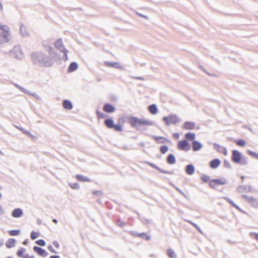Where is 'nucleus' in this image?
<instances>
[{
  "label": "nucleus",
  "mask_w": 258,
  "mask_h": 258,
  "mask_svg": "<svg viewBox=\"0 0 258 258\" xmlns=\"http://www.w3.org/2000/svg\"><path fill=\"white\" fill-rule=\"evenodd\" d=\"M23 214V210L20 208L15 209L12 213V217L14 218H20Z\"/></svg>",
  "instance_id": "18"
},
{
  "label": "nucleus",
  "mask_w": 258,
  "mask_h": 258,
  "mask_svg": "<svg viewBox=\"0 0 258 258\" xmlns=\"http://www.w3.org/2000/svg\"><path fill=\"white\" fill-rule=\"evenodd\" d=\"M241 197L245 201L250 204L254 208H258V199L253 197H249L245 195H243Z\"/></svg>",
  "instance_id": "7"
},
{
  "label": "nucleus",
  "mask_w": 258,
  "mask_h": 258,
  "mask_svg": "<svg viewBox=\"0 0 258 258\" xmlns=\"http://www.w3.org/2000/svg\"><path fill=\"white\" fill-rule=\"evenodd\" d=\"M240 163L242 165H245L248 164V159L246 157H242L241 161L240 162Z\"/></svg>",
  "instance_id": "48"
},
{
  "label": "nucleus",
  "mask_w": 258,
  "mask_h": 258,
  "mask_svg": "<svg viewBox=\"0 0 258 258\" xmlns=\"http://www.w3.org/2000/svg\"><path fill=\"white\" fill-rule=\"evenodd\" d=\"M163 120L167 126H169L171 123L175 124L180 121V119L176 114H171L168 116H164Z\"/></svg>",
  "instance_id": "4"
},
{
  "label": "nucleus",
  "mask_w": 258,
  "mask_h": 258,
  "mask_svg": "<svg viewBox=\"0 0 258 258\" xmlns=\"http://www.w3.org/2000/svg\"><path fill=\"white\" fill-rule=\"evenodd\" d=\"M250 235L251 236L254 235V238L258 241V233H257L251 232L250 233Z\"/></svg>",
  "instance_id": "59"
},
{
  "label": "nucleus",
  "mask_w": 258,
  "mask_h": 258,
  "mask_svg": "<svg viewBox=\"0 0 258 258\" xmlns=\"http://www.w3.org/2000/svg\"><path fill=\"white\" fill-rule=\"evenodd\" d=\"M153 139H154L158 144H165L166 142L170 143V141L167 139L166 138L160 136H153Z\"/></svg>",
  "instance_id": "15"
},
{
  "label": "nucleus",
  "mask_w": 258,
  "mask_h": 258,
  "mask_svg": "<svg viewBox=\"0 0 258 258\" xmlns=\"http://www.w3.org/2000/svg\"><path fill=\"white\" fill-rule=\"evenodd\" d=\"M49 54L50 56H51L52 58H54L56 56V53L54 50L53 48H52V50L51 51H48Z\"/></svg>",
  "instance_id": "54"
},
{
  "label": "nucleus",
  "mask_w": 258,
  "mask_h": 258,
  "mask_svg": "<svg viewBox=\"0 0 258 258\" xmlns=\"http://www.w3.org/2000/svg\"><path fill=\"white\" fill-rule=\"evenodd\" d=\"M78 68V64L76 62H72L68 68V72L71 73L75 71Z\"/></svg>",
  "instance_id": "26"
},
{
  "label": "nucleus",
  "mask_w": 258,
  "mask_h": 258,
  "mask_svg": "<svg viewBox=\"0 0 258 258\" xmlns=\"http://www.w3.org/2000/svg\"><path fill=\"white\" fill-rule=\"evenodd\" d=\"M48 249L53 253H57V252L53 248L51 245H49L48 246Z\"/></svg>",
  "instance_id": "56"
},
{
  "label": "nucleus",
  "mask_w": 258,
  "mask_h": 258,
  "mask_svg": "<svg viewBox=\"0 0 258 258\" xmlns=\"http://www.w3.org/2000/svg\"><path fill=\"white\" fill-rule=\"evenodd\" d=\"M103 110L107 113H112L115 111V107L109 103H105L103 107Z\"/></svg>",
  "instance_id": "12"
},
{
  "label": "nucleus",
  "mask_w": 258,
  "mask_h": 258,
  "mask_svg": "<svg viewBox=\"0 0 258 258\" xmlns=\"http://www.w3.org/2000/svg\"><path fill=\"white\" fill-rule=\"evenodd\" d=\"M196 124L194 122L186 121H185L182 126V128L187 130H192L195 128Z\"/></svg>",
  "instance_id": "13"
},
{
  "label": "nucleus",
  "mask_w": 258,
  "mask_h": 258,
  "mask_svg": "<svg viewBox=\"0 0 258 258\" xmlns=\"http://www.w3.org/2000/svg\"><path fill=\"white\" fill-rule=\"evenodd\" d=\"M9 55L11 57L18 60H22L24 57V54L19 46H15L10 51Z\"/></svg>",
  "instance_id": "3"
},
{
  "label": "nucleus",
  "mask_w": 258,
  "mask_h": 258,
  "mask_svg": "<svg viewBox=\"0 0 258 258\" xmlns=\"http://www.w3.org/2000/svg\"><path fill=\"white\" fill-rule=\"evenodd\" d=\"M62 106L67 110H71L73 108V105L70 100L65 99L62 101Z\"/></svg>",
  "instance_id": "20"
},
{
  "label": "nucleus",
  "mask_w": 258,
  "mask_h": 258,
  "mask_svg": "<svg viewBox=\"0 0 258 258\" xmlns=\"http://www.w3.org/2000/svg\"><path fill=\"white\" fill-rule=\"evenodd\" d=\"M44 47H45V50H47V51H51L52 50L53 47H51V46L45 45Z\"/></svg>",
  "instance_id": "63"
},
{
  "label": "nucleus",
  "mask_w": 258,
  "mask_h": 258,
  "mask_svg": "<svg viewBox=\"0 0 258 258\" xmlns=\"http://www.w3.org/2000/svg\"><path fill=\"white\" fill-rule=\"evenodd\" d=\"M10 36V32L9 30L0 32V44L8 42L10 40L9 36Z\"/></svg>",
  "instance_id": "8"
},
{
  "label": "nucleus",
  "mask_w": 258,
  "mask_h": 258,
  "mask_svg": "<svg viewBox=\"0 0 258 258\" xmlns=\"http://www.w3.org/2000/svg\"><path fill=\"white\" fill-rule=\"evenodd\" d=\"M177 148L179 150L187 152L190 149L191 146L186 140H182L178 142Z\"/></svg>",
  "instance_id": "6"
},
{
  "label": "nucleus",
  "mask_w": 258,
  "mask_h": 258,
  "mask_svg": "<svg viewBox=\"0 0 258 258\" xmlns=\"http://www.w3.org/2000/svg\"><path fill=\"white\" fill-rule=\"evenodd\" d=\"M235 143L237 146L240 147H244L246 144L245 141L242 139L236 140Z\"/></svg>",
  "instance_id": "36"
},
{
  "label": "nucleus",
  "mask_w": 258,
  "mask_h": 258,
  "mask_svg": "<svg viewBox=\"0 0 258 258\" xmlns=\"http://www.w3.org/2000/svg\"><path fill=\"white\" fill-rule=\"evenodd\" d=\"M175 189L177 191H178L180 194H181L182 195H183L185 198H186V195L178 187H175Z\"/></svg>",
  "instance_id": "64"
},
{
  "label": "nucleus",
  "mask_w": 258,
  "mask_h": 258,
  "mask_svg": "<svg viewBox=\"0 0 258 258\" xmlns=\"http://www.w3.org/2000/svg\"><path fill=\"white\" fill-rule=\"evenodd\" d=\"M139 237H142L143 239H146L147 240H149L151 239L150 236H148L146 233L143 232L139 234Z\"/></svg>",
  "instance_id": "39"
},
{
  "label": "nucleus",
  "mask_w": 258,
  "mask_h": 258,
  "mask_svg": "<svg viewBox=\"0 0 258 258\" xmlns=\"http://www.w3.org/2000/svg\"><path fill=\"white\" fill-rule=\"evenodd\" d=\"M20 33L23 37H27L29 35L26 27L24 26L23 24L20 26Z\"/></svg>",
  "instance_id": "28"
},
{
  "label": "nucleus",
  "mask_w": 258,
  "mask_h": 258,
  "mask_svg": "<svg viewBox=\"0 0 258 258\" xmlns=\"http://www.w3.org/2000/svg\"><path fill=\"white\" fill-rule=\"evenodd\" d=\"M185 170L188 175H192L195 173V168L194 165L189 164L185 166Z\"/></svg>",
  "instance_id": "19"
},
{
  "label": "nucleus",
  "mask_w": 258,
  "mask_h": 258,
  "mask_svg": "<svg viewBox=\"0 0 258 258\" xmlns=\"http://www.w3.org/2000/svg\"><path fill=\"white\" fill-rule=\"evenodd\" d=\"M57 49L61 52H64V51H68L66 48L64 47V46H63V45H62L60 47H59L58 48H57Z\"/></svg>",
  "instance_id": "57"
},
{
  "label": "nucleus",
  "mask_w": 258,
  "mask_h": 258,
  "mask_svg": "<svg viewBox=\"0 0 258 258\" xmlns=\"http://www.w3.org/2000/svg\"><path fill=\"white\" fill-rule=\"evenodd\" d=\"M203 147V144L199 141L195 140L192 142V149L195 152L200 150Z\"/></svg>",
  "instance_id": "14"
},
{
  "label": "nucleus",
  "mask_w": 258,
  "mask_h": 258,
  "mask_svg": "<svg viewBox=\"0 0 258 258\" xmlns=\"http://www.w3.org/2000/svg\"><path fill=\"white\" fill-rule=\"evenodd\" d=\"M35 243L41 246H44L46 244L45 241L43 239H39L36 240Z\"/></svg>",
  "instance_id": "46"
},
{
  "label": "nucleus",
  "mask_w": 258,
  "mask_h": 258,
  "mask_svg": "<svg viewBox=\"0 0 258 258\" xmlns=\"http://www.w3.org/2000/svg\"><path fill=\"white\" fill-rule=\"evenodd\" d=\"M19 90H21L22 92H23L24 93H26V94H27L30 93V91H28L27 89H26L25 88H24V87H23L22 86H21V88H20Z\"/></svg>",
  "instance_id": "58"
},
{
  "label": "nucleus",
  "mask_w": 258,
  "mask_h": 258,
  "mask_svg": "<svg viewBox=\"0 0 258 258\" xmlns=\"http://www.w3.org/2000/svg\"><path fill=\"white\" fill-rule=\"evenodd\" d=\"M69 186L72 188V189H80V185L79 184L77 183V182H75V183H69Z\"/></svg>",
  "instance_id": "40"
},
{
  "label": "nucleus",
  "mask_w": 258,
  "mask_h": 258,
  "mask_svg": "<svg viewBox=\"0 0 258 258\" xmlns=\"http://www.w3.org/2000/svg\"><path fill=\"white\" fill-rule=\"evenodd\" d=\"M96 114H97V117L99 119L104 118L106 117V114H105L99 111H97Z\"/></svg>",
  "instance_id": "45"
},
{
  "label": "nucleus",
  "mask_w": 258,
  "mask_h": 258,
  "mask_svg": "<svg viewBox=\"0 0 258 258\" xmlns=\"http://www.w3.org/2000/svg\"><path fill=\"white\" fill-rule=\"evenodd\" d=\"M224 199L226 200V201L230 204L231 206L232 207L235 206V203L229 198L225 197Z\"/></svg>",
  "instance_id": "52"
},
{
  "label": "nucleus",
  "mask_w": 258,
  "mask_h": 258,
  "mask_svg": "<svg viewBox=\"0 0 258 258\" xmlns=\"http://www.w3.org/2000/svg\"><path fill=\"white\" fill-rule=\"evenodd\" d=\"M214 148L218 152L221 153V151L220 150V149L221 148V146L217 144V143H214L213 144Z\"/></svg>",
  "instance_id": "51"
},
{
  "label": "nucleus",
  "mask_w": 258,
  "mask_h": 258,
  "mask_svg": "<svg viewBox=\"0 0 258 258\" xmlns=\"http://www.w3.org/2000/svg\"><path fill=\"white\" fill-rule=\"evenodd\" d=\"M76 178L81 182H91L92 180L89 178L86 177L82 174H77L76 175Z\"/></svg>",
  "instance_id": "24"
},
{
  "label": "nucleus",
  "mask_w": 258,
  "mask_h": 258,
  "mask_svg": "<svg viewBox=\"0 0 258 258\" xmlns=\"http://www.w3.org/2000/svg\"><path fill=\"white\" fill-rule=\"evenodd\" d=\"M220 160L218 158H215L210 162L209 165L211 168L216 169L220 165Z\"/></svg>",
  "instance_id": "16"
},
{
  "label": "nucleus",
  "mask_w": 258,
  "mask_h": 258,
  "mask_svg": "<svg viewBox=\"0 0 258 258\" xmlns=\"http://www.w3.org/2000/svg\"><path fill=\"white\" fill-rule=\"evenodd\" d=\"M231 159L233 162L239 163L242 159L241 153L236 150H233L232 152Z\"/></svg>",
  "instance_id": "9"
},
{
  "label": "nucleus",
  "mask_w": 258,
  "mask_h": 258,
  "mask_svg": "<svg viewBox=\"0 0 258 258\" xmlns=\"http://www.w3.org/2000/svg\"><path fill=\"white\" fill-rule=\"evenodd\" d=\"M26 249L25 248L21 247L18 249L17 252V254L19 257L23 256V253L25 252Z\"/></svg>",
  "instance_id": "41"
},
{
  "label": "nucleus",
  "mask_w": 258,
  "mask_h": 258,
  "mask_svg": "<svg viewBox=\"0 0 258 258\" xmlns=\"http://www.w3.org/2000/svg\"><path fill=\"white\" fill-rule=\"evenodd\" d=\"M223 165H224V167H225V168H227L229 169L231 168V165L230 163L227 160H224V161L223 162Z\"/></svg>",
  "instance_id": "49"
},
{
  "label": "nucleus",
  "mask_w": 258,
  "mask_h": 258,
  "mask_svg": "<svg viewBox=\"0 0 258 258\" xmlns=\"http://www.w3.org/2000/svg\"><path fill=\"white\" fill-rule=\"evenodd\" d=\"M168 150L169 148L166 145H163L160 147V151L163 154H165Z\"/></svg>",
  "instance_id": "34"
},
{
  "label": "nucleus",
  "mask_w": 258,
  "mask_h": 258,
  "mask_svg": "<svg viewBox=\"0 0 258 258\" xmlns=\"http://www.w3.org/2000/svg\"><path fill=\"white\" fill-rule=\"evenodd\" d=\"M148 109L149 112L154 115L157 114L158 111L157 106L155 104L150 105L148 107Z\"/></svg>",
  "instance_id": "25"
},
{
  "label": "nucleus",
  "mask_w": 258,
  "mask_h": 258,
  "mask_svg": "<svg viewBox=\"0 0 258 258\" xmlns=\"http://www.w3.org/2000/svg\"><path fill=\"white\" fill-rule=\"evenodd\" d=\"M33 63L39 67H49L53 65V62L42 52H34L31 55Z\"/></svg>",
  "instance_id": "1"
},
{
  "label": "nucleus",
  "mask_w": 258,
  "mask_h": 258,
  "mask_svg": "<svg viewBox=\"0 0 258 258\" xmlns=\"http://www.w3.org/2000/svg\"><path fill=\"white\" fill-rule=\"evenodd\" d=\"M128 123L131 126L135 128L138 131L147 130V128L143 127V125H153L154 122L151 120H147L143 118H139L135 116H131L128 118Z\"/></svg>",
  "instance_id": "2"
},
{
  "label": "nucleus",
  "mask_w": 258,
  "mask_h": 258,
  "mask_svg": "<svg viewBox=\"0 0 258 258\" xmlns=\"http://www.w3.org/2000/svg\"><path fill=\"white\" fill-rule=\"evenodd\" d=\"M20 230L19 229L12 230L9 231V234L11 236H16L20 234Z\"/></svg>",
  "instance_id": "38"
},
{
  "label": "nucleus",
  "mask_w": 258,
  "mask_h": 258,
  "mask_svg": "<svg viewBox=\"0 0 258 258\" xmlns=\"http://www.w3.org/2000/svg\"><path fill=\"white\" fill-rule=\"evenodd\" d=\"M247 153L252 156L253 157H254V158L256 159H258V154L253 152V151H252L250 150H248L247 151Z\"/></svg>",
  "instance_id": "44"
},
{
  "label": "nucleus",
  "mask_w": 258,
  "mask_h": 258,
  "mask_svg": "<svg viewBox=\"0 0 258 258\" xmlns=\"http://www.w3.org/2000/svg\"><path fill=\"white\" fill-rule=\"evenodd\" d=\"M233 207L235 208L236 209H237L239 211L245 213V212H244L243 210H242L238 206H237L236 204H235V206H233Z\"/></svg>",
  "instance_id": "61"
},
{
  "label": "nucleus",
  "mask_w": 258,
  "mask_h": 258,
  "mask_svg": "<svg viewBox=\"0 0 258 258\" xmlns=\"http://www.w3.org/2000/svg\"><path fill=\"white\" fill-rule=\"evenodd\" d=\"M28 95L34 96L37 100H41V97L35 93H31L30 92V93H29Z\"/></svg>",
  "instance_id": "55"
},
{
  "label": "nucleus",
  "mask_w": 258,
  "mask_h": 258,
  "mask_svg": "<svg viewBox=\"0 0 258 258\" xmlns=\"http://www.w3.org/2000/svg\"><path fill=\"white\" fill-rule=\"evenodd\" d=\"M237 190L239 193L247 192V186L242 185L239 186L237 188Z\"/></svg>",
  "instance_id": "31"
},
{
  "label": "nucleus",
  "mask_w": 258,
  "mask_h": 258,
  "mask_svg": "<svg viewBox=\"0 0 258 258\" xmlns=\"http://www.w3.org/2000/svg\"><path fill=\"white\" fill-rule=\"evenodd\" d=\"M92 194L97 196H101L103 195V192L101 190H94Z\"/></svg>",
  "instance_id": "50"
},
{
  "label": "nucleus",
  "mask_w": 258,
  "mask_h": 258,
  "mask_svg": "<svg viewBox=\"0 0 258 258\" xmlns=\"http://www.w3.org/2000/svg\"><path fill=\"white\" fill-rule=\"evenodd\" d=\"M136 213L138 215L139 219L143 223L148 224L151 222L150 220L147 219L145 217L141 216L138 212H136Z\"/></svg>",
  "instance_id": "29"
},
{
  "label": "nucleus",
  "mask_w": 258,
  "mask_h": 258,
  "mask_svg": "<svg viewBox=\"0 0 258 258\" xmlns=\"http://www.w3.org/2000/svg\"><path fill=\"white\" fill-rule=\"evenodd\" d=\"M166 162L168 164L173 165L176 163V158L173 154H169L166 158Z\"/></svg>",
  "instance_id": "21"
},
{
  "label": "nucleus",
  "mask_w": 258,
  "mask_h": 258,
  "mask_svg": "<svg viewBox=\"0 0 258 258\" xmlns=\"http://www.w3.org/2000/svg\"><path fill=\"white\" fill-rule=\"evenodd\" d=\"M167 254L170 258H176V254L171 248H169L167 250Z\"/></svg>",
  "instance_id": "32"
},
{
  "label": "nucleus",
  "mask_w": 258,
  "mask_h": 258,
  "mask_svg": "<svg viewBox=\"0 0 258 258\" xmlns=\"http://www.w3.org/2000/svg\"><path fill=\"white\" fill-rule=\"evenodd\" d=\"M187 221L194 226L201 234H203V231L197 224L189 220H187Z\"/></svg>",
  "instance_id": "42"
},
{
  "label": "nucleus",
  "mask_w": 258,
  "mask_h": 258,
  "mask_svg": "<svg viewBox=\"0 0 258 258\" xmlns=\"http://www.w3.org/2000/svg\"><path fill=\"white\" fill-rule=\"evenodd\" d=\"M116 225L120 227H123L126 224L120 219H118L116 221Z\"/></svg>",
  "instance_id": "47"
},
{
  "label": "nucleus",
  "mask_w": 258,
  "mask_h": 258,
  "mask_svg": "<svg viewBox=\"0 0 258 258\" xmlns=\"http://www.w3.org/2000/svg\"><path fill=\"white\" fill-rule=\"evenodd\" d=\"M146 163L147 164H148V165H149L150 166L152 167V168L157 169V170H158L159 171H160V172H161L162 173L169 174H174V172L173 171H168L167 170H163L152 162H150L149 161H146Z\"/></svg>",
  "instance_id": "10"
},
{
  "label": "nucleus",
  "mask_w": 258,
  "mask_h": 258,
  "mask_svg": "<svg viewBox=\"0 0 258 258\" xmlns=\"http://www.w3.org/2000/svg\"><path fill=\"white\" fill-rule=\"evenodd\" d=\"M105 63L108 67L118 69L120 70L124 69V68L120 66V63L118 62L106 61L105 62Z\"/></svg>",
  "instance_id": "17"
},
{
  "label": "nucleus",
  "mask_w": 258,
  "mask_h": 258,
  "mask_svg": "<svg viewBox=\"0 0 258 258\" xmlns=\"http://www.w3.org/2000/svg\"><path fill=\"white\" fill-rule=\"evenodd\" d=\"M184 138L185 140H186L187 142L189 141L192 142L193 141H195L196 134L194 133L188 132L185 135Z\"/></svg>",
  "instance_id": "23"
},
{
  "label": "nucleus",
  "mask_w": 258,
  "mask_h": 258,
  "mask_svg": "<svg viewBox=\"0 0 258 258\" xmlns=\"http://www.w3.org/2000/svg\"><path fill=\"white\" fill-rule=\"evenodd\" d=\"M33 249L38 254L43 257H46L48 254L45 249L37 246H34Z\"/></svg>",
  "instance_id": "11"
},
{
  "label": "nucleus",
  "mask_w": 258,
  "mask_h": 258,
  "mask_svg": "<svg viewBox=\"0 0 258 258\" xmlns=\"http://www.w3.org/2000/svg\"><path fill=\"white\" fill-rule=\"evenodd\" d=\"M120 121H121V119H119L118 121V124H114L113 128H114V130L115 131L121 132L122 131V125L121 124H120Z\"/></svg>",
  "instance_id": "30"
},
{
  "label": "nucleus",
  "mask_w": 258,
  "mask_h": 258,
  "mask_svg": "<svg viewBox=\"0 0 258 258\" xmlns=\"http://www.w3.org/2000/svg\"><path fill=\"white\" fill-rule=\"evenodd\" d=\"M0 29L2 30V31H4L6 30H9V27L8 26L4 25L0 23Z\"/></svg>",
  "instance_id": "53"
},
{
  "label": "nucleus",
  "mask_w": 258,
  "mask_h": 258,
  "mask_svg": "<svg viewBox=\"0 0 258 258\" xmlns=\"http://www.w3.org/2000/svg\"><path fill=\"white\" fill-rule=\"evenodd\" d=\"M16 241L14 238L9 239L6 243V246L8 248H11L15 246Z\"/></svg>",
  "instance_id": "27"
},
{
  "label": "nucleus",
  "mask_w": 258,
  "mask_h": 258,
  "mask_svg": "<svg viewBox=\"0 0 258 258\" xmlns=\"http://www.w3.org/2000/svg\"><path fill=\"white\" fill-rule=\"evenodd\" d=\"M52 244H53V245H54L56 248H59V244L58 242L57 241H55V240L53 241L52 242Z\"/></svg>",
  "instance_id": "62"
},
{
  "label": "nucleus",
  "mask_w": 258,
  "mask_h": 258,
  "mask_svg": "<svg viewBox=\"0 0 258 258\" xmlns=\"http://www.w3.org/2000/svg\"><path fill=\"white\" fill-rule=\"evenodd\" d=\"M54 45L56 48L60 47L62 45H63L62 39L61 38L58 39L55 41Z\"/></svg>",
  "instance_id": "37"
},
{
  "label": "nucleus",
  "mask_w": 258,
  "mask_h": 258,
  "mask_svg": "<svg viewBox=\"0 0 258 258\" xmlns=\"http://www.w3.org/2000/svg\"><path fill=\"white\" fill-rule=\"evenodd\" d=\"M104 124L105 126L108 128H113L114 124V120L111 118H108L104 120Z\"/></svg>",
  "instance_id": "22"
},
{
  "label": "nucleus",
  "mask_w": 258,
  "mask_h": 258,
  "mask_svg": "<svg viewBox=\"0 0 258 258\" xmlns=\"http://www.w3.org/2000/svg\"><path fill=\"white\" fill-rule=\"evenodd\" d=\"M20 130L25 135H27L28 136L30 137L31 139L34 138L35 136L31 134V133L28 131H26L25 128L21 127V128H20Z\"/></svg>",
  "instance_id": "35"
},
{
  "label": "nucleus",
  "mask_w": 258,
  "mask_h": 258,
  "mask_svg": "<svg viewBox=\"0 0 258 258\" xmlns=\"http://www.w3.org/2000/svg\"><path fill=\"white\" fill-rule=\"evenodd\" d=\"M201 180L206 183H207L208 182H209L210 180V176L209 175H206V174H203L201 176Z\"/></svg>",
  "instance_id": "33"
},
{
  "label": "nucleus",
  "mask_w": 258,
  "mask_h": 258,
  "mask_svg": "<svg viewBox=\"0 0 258 258\" xmlns=\"http://www.w3.org/2000/svg\"><path fill=\"white\" fill-rule=\"evenodd\" d=\"M227 180L225 178L220 179H213L209 181V186L213 189H216V185H224L227 183Z\"/></svg>",
  "instance_id": "5"
},
{
  "label": "nucleus",
  "mask_w": 258,
  "mask_h": 258,
  "mask_svg": "<svg viewBox=\"0 0 258 258\" xmlns=\"http://www.w3.org/2000/svg\"><path fill=\"white\" fill-rule=\"evenodd\" d=\"M39 233H37V232H35L34 231H32L31 232L30 237L32 240H34V239H36L39 236Z\"/></svg>",
  "instance_id": "43"
},
{
  "label": "nucleus",
  "mask_w": 258,
  "mask_h": 258,
  "mask_svg": "<svg viewBox=\"0 0 258 258\" xmlns=\"http://www.w3.org/2000/svg\"><path fill=\"white\" fill-rule=\"evenodd\" d=\"M68 52V51H64V52L63 53H64V56H63V60L64 61H66V60H68V54H67Z\"/></svg>",
  "instance_id": "60"
}]
</instances>
